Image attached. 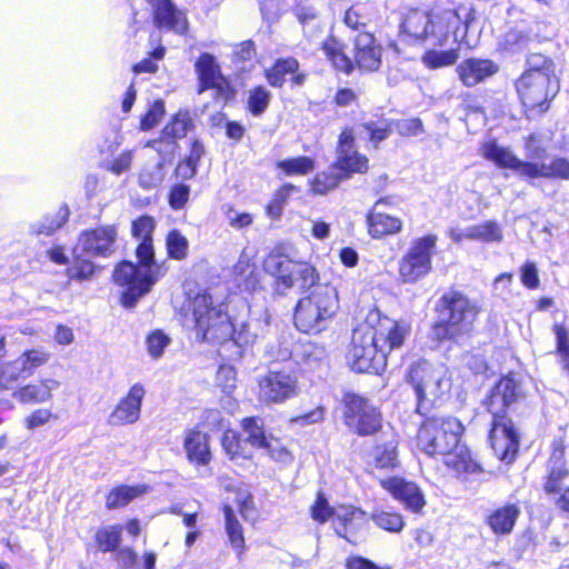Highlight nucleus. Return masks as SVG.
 <instances>
[{
  "label": "nucleus",
  "instance_id": "f257e3e1",
  "mask_svg": "<svg viewBox=\"0 0 569 569\" xmlns=\"http://www.w3.org/2000/svg\"><path fill=\"white\" fill-rule=\"evenodd\" d=\"M263 268L276 278L273 289L279 296H286L292 288L311 289L297 303L295 325L306 333L321 331L338 309L336 288L317 283L318 276L312 266L295 261L283 251H270L263 261Z\"/></svg>",
  "mask_w": 569,
  "mask_h": 569
},
{
  "label": "nucleus",
  "instance_id": "f03ea898",
  "mask_svg": "<svg viewBox=\"0 0 569 569\" xmlns=\"http://www.w3.org/2000/svg\"><path fill=\"white\" fill-rule=\"evenodd\" d=\"M184 325L192 326L202 341L221 342L223 351L236 348L234 356L238 358L242 356V349L252 345L260 335L257 320L232 323L224 306L216 305L207 292L193 298L191 315H186Z\"/></svg>",
  "mask_w": 569,
  "mask_h": 569
},
{
  "label": "nucleus",
  "instance_id": "7ed1b4c3",
  "mask_svg": "<svg viewBox=\"0 0 569 569\" xmlns=\"http://www.w3.org/2000/svg\"><path fill=\"white\" fill-rule=\"evenodd\" d=\"M463 431L465 427L459 419L432 416L421 423L417 446L428 456H441L443 463L458 476L482 472L469 448L460 440Z\"/></svg>",
  "mask_w": 569,
  "mask_h": 569
},
{
  "label": "nucleus",
  "instance_id": "20e7f679",
  "mask_svg": "<svg viewBox=\"0 0 569 569\" xmlns=\"http://www.w3.org/2000/svg\"><path fill=\"white\" fill-rule=\"evenodd\" d=\"M523 397V389L516 376L502 377L485 401L492 416L489 440L491 448L501 461H513L519 449V436L513 422L506 417V410Z\"/></svg>",
  "mask_w": 569,
  "mask_h": 569
},
{
  "label": "nucleus",
  "instance_id": "39448f33",
  "mask_svg": "<svg viewBox=\"0 0 569 569\" xmlns=\"http://www.w3.org/2000/svg\"><path fill=\"white\" fill-rule=\"evenodd\" d=\"M136 254L137 263L122 261L113 271L114 282L126 288L121 295V302L127 308L136 306L164 274L168 259L182 260L187 257V251H166L163 258L156 257L154 251H136Z\"/></svg>",
  "mask_w": 569,
  "mask_h": 569
},
{
  "label": "nucleus",
  "instance_id": "423d86ee",
  "mask_svg": "<svg viewBox=\"0 0 569 569\" xmlns=\"http://www.w3.org/2000/svg\"><path fill=\"white\" fill-rule=\"evenodd\" d=\"M353 60L346 54V46L333 34L321 42V50L332 67L347 76L357 67L363 72L377 71L381 66L382 47L377 42L373 33L359 32L352 40Z\"/></svg>",
  "mask_w": 569,
  "mask_h": 569
},
{
  "label": "nucleus",
  "instance_id": "0eeeda50",
  "mask_svg": "<svg viewBox=\"0 0 569 569\" xmlns=\"http://www.w3.org/2000/svg\"><path fill=\"white\" fill-rule=\"evenodd\" d=\"M443 306L440 320L433 326V335L438 340H457L469 335L480 312V307L473 300L460 292H449L442 296Z\"/></svg>",
  "mask_w": 569,
  "mask_h": 569
},
{
  "label": "nucleus",
  "instance_id": "6e6552de",
  "mask_svg": "<svg viewBox=\"0 0 569 569\" xmlns=\"http://www.w3.org/2000/svg\"><path fill=\"white\" fill-rule=\"evenodd\" d=\"M367 170L368 158L357 151L353 129L345 128L338 139L337 159L332 172L318 174L313 189L318 193H325L352 173H365Z\"/></svg>",
  "mask_w": 569,
  "mask_h": 569
},
{
  "label": "nucleus",
  "instance_id": "1a4fd4ad",
  "mask_svg": "<svg viewBox=\"0 0 569 569\" xmlns=\"http://www.w3.org/2000/svg\"><path fill=\"white\" fill-rule=\"evenodd\" d=\"M407 381L417 397V411L425 415L432 403L450 389V379L442 366H433L426 360L413 362L407 372Z\"/></svg>",
  "mask_w": 569,
  "mask_h": 569
},
{
  "label": "nucleus",
  "instance_id": "9d476101",
  "mask_svg": "<svg viewBox=\"0 0 569 569\" xmlns=\"http://www.w3.org/2000/svg\"><path fill=\"white\" fill-rule=\"evenodd\" d=\"M379 346L371 325L363 323L356 328L347 356L351 369L368 373L382 371L387 365V358Z\"/></svg>",
  "mask_w": 569,
  "mask_h": 569
},
{
  "label": "nucleus",
  "instance_id": "9b49d317",
  "mask_svg": "<svg viewBox=\"0 0 569 569\" xmlns=\"http://www.w3.org/2000/svg\"><path fill=\"white\" fill-rule=\"evenodd\" d=\"M515 87L519 99L527 111L542 113L548 110L549 101L559 92V78H543L537 74L522 73Z\"/></svg>",
  "mask_w": 569,
  "mask_h": 569
},
{
  "label": "nucleus",
  "instance_id": "f8f14e48",
  "mask_svg": "<svg viewBox=\"0 0 569 569\" xmlns=\"http://www.w3.org/2000/svg\"><path fill=\"white\" fill-rule=\"evenodd\" d=\"M194 68L199 79L198 93L213 89L214 100L222 104H227L234 98L236 90L230 81L221 73L220 66L217 63L213 54L208 52L201 53Z\"/></svg>",
  "mask_w": 569,
  "mask_h": 569
},
{
  "label": "nucleus",
  "instance_id": "ddd939ff",
  "mask_svg": "<svg viewBox=\"0 0 569 569\" xmlns=\"http://www.w3.org/2000/svg\"><path fill=\"white\" fill-rule=\"evenodd\" d=\"M345 406L346 425L359 436H370L380 429V413L367 399L347 395Z\"/></svg>",
  "mask_w": 569,
  "mask_h": 569
},
{
  "label": "nucleus",
  "instance_id": "4468645a",
  "mask_svg": "<svg viewBox=\"0 0 569 569\" xmlns=\"http://www.w3.org/2000/svg\"><path fill=\"white\" fill-rule=\"evenodd\" d=\"M297 395V378L287 371H269L258 381V398L266 405L283 403Z\"/></svg>",
  "mask_w": 569,
  "mask_h": 569
},
{
  "label": "nucleus",
  "instance_id": "2eb2a0df",
  "mask_svg": "<svg viewBox=\"0 0 569 569\" xmlns=\"http://www.w3.org/2000/svg\"><path fill=\"white\" fill-rule=\"evenodd\" d=\"M146 396V389L142 383L136 382L130 387L111 413L107 422L111 427H121L136 423L141 416L142 401Z\"/></svg>",
  "mask_w": 569,
  "mask_h": 569
},
{
  "label": "nucleus",
  "instance_id": "dca6fc26",
  "mask_svg": "<svg viewBox=\"0 0 569 569\" xmlns=\"http://www.w3.org/2000/svg\"><path fill=\"white\" fill-rule=\"evenodd\" d=\"M385 488L396 500L401 502L407 510L411 512H420L426 506L425 496L421 489L411 481L402 478L391 477L380 481Z\"/></svg>",
  "mask_w": 569,
  "mask_h": 569
},
{
  "label": "nucleus",
  "instance_id": "f3484780",
  "mask_svg": "<svg viewBox=\"0 0 569 569\" xmlns=\"http://www.w3.org/2000/svg\"><path fill=\"white\" fill-rule=\"evenodd\" d=\"M152 8L154 26L160 30L184 34L188 31L186 14L171 0H148Z\"/></svg>",
  "mask_w": 569,
  "mask_h": 569
},
{
  "label": "nucleus",
  "instance_id": "a211bd4d",
  "mask_svg": "<svg viewBox=\"0 0 569 569\" xmlns=\"http://www.w3.org/2000/svg\"><path fill=\"white\" fill-rule=\"evenodd\" d=\"M372 333L387 358L389 352L403 345L409 335V327L405 322L383 317L378 320L376 326H372Z\"/></svg>",
  "mask_w": 569,
  "mask_h": 569
},
{
  "label": "nucleus",
  "instance_id": "6ab92c4d",
  "mask_svg": "<svg viewBox=\"0 0 569 569\" xmlns=\"http://www.w3.org/2000/svg\"><path fill=\"white\" fill-rule=\"evenodd\" d=\"M565 445L562 439L552 442V451L548 462V471L545 482L547 493H558L569 487V469L563 460Z\"/></svg>",
  "mask_w": 569,
  "mask_h": 569
},
{
  "label": "nucleus",
  "instance_id": "aec40b11",
  "mask_svg": "<svg viewBox=\"0 0 569 569\" xmlns=\"http://www.w3.org/2000/svg\"><path fill=\"white\" fill-rule=\"evenodd\" d=\"M366 522V513L360 508L353 506L340 505L335 508L332 517V526L336 533L353 542L357 532Z\"/></svg>",
  "mask_w": 569,
  "mask_h": 569
},
{
  "label": "nucleus",
  "instance_id": "412c9836",
  "mask_svg": "<svg viewBox=\"0 0 569 569\" xmlns=\"http://www.w3.org/2000/svg\"><path fill=\"white\" fill-rule=\"evenodd\" d=\"M448 237L456 243H460L465 239L492 243L502 240V229L497 221L488 220L466 228H451L448 231Z\"/></svg>",
  "mask_w": 569,
  "mask_h": 569
},
{
  "label": "nucleus",
  "instance_id": "4be33fe9",
  "mask_svg": "<svg viewBox=\"0 0 569 569\" xmlns=\"http://www.w3.org/2000/svg\"><path fill=\"white\" fill-rule=\"evenodd\" d=\"M499 67L489 59L469 58L461 61L457 67L460 81L466 87H475L496 74Z\"/></svg>",
  "mask_w": 569,
  "mask_h": 569
},
{
  "label": "nucleus",
  "instance_id": "5701e85b",
  "mask_svg": "<svg viewBox=\"0 0 569 569\" xmlns=\"http://www.w3.org/2000/svg\"><path fill=\"white\" fill-rule=\"evenodd\" d=\"M482 151L483 157L495 162L499 168L510 169L520 177L529 178L528 167L532 162L519 159L510 149L501 147L495 141H489L483 144Z\"/></svg>",
  "mask_w": 569,
  "mask_h": 569
},
{
  "label": "nucleus",
  "instance_id": "b1692460",
  "mask_svg": "<svg viewBox=\"0 0 569 569\" xmlns=\"http://www.w3.org/2000/svg\"><path fill=\"white\" fill-rule=\"evenodd\" d=\"M60 387V380L47 377L21 387L13 392V397L21 403H44L52 399L53 392Z\"/></svg>",
  "mask_w": 569,
  "mask_h": 569
},
{
  "label": "nucleus",
  "instance_id": "393cba45",
  "mask_svg": "<svg viewBox=\"0 0 569 569\" xmlns=\"http://www.w3.org/2000/svg\"><path fill=\"white\" fill-rule=\"evenodd\" d=\"M430 251H408L399 263V273L407 282H415L431 268Z\"/></svg>",
  "mask_w": 569,
  "mask_h": 569
},
{
  "label": "nucleus",
  "instance_id": "a878e982",
  "mask_svg": "<svg viewBox=\"0 0 569 569\" xmlns=\"http://www.w3.org/2000/svg\"><path fill=\"white\" fill-rule=\"evenodd\" d=\"M389 198L379 199L368 214L369 233L373 238H380L386 234H393L401 229V221L398 218L379 211V208L389 203Z\"/></svg>",
  "mask_w": 569,
  "mask_h": 569
},
{
  "label": "nucleus",
  "instance_id": "bb28decb",
  "mask_svg": "<svg viewBox=\"0 0 569 569\" xmlns=\"http://www.w3.org/2000/svg\"><path fill=\"white\" fill-rule=\"evenodd\" d=\"M232 281L243 292H254L259 288V273L254 262L242 253L233 266Z\"/></svg>",
  "mask_w": 569,
  "mask_h": 569
},
{
  "label": "nucleus",
  "instance_id": "cd10ccee",
  "mask_svg": "<svg viewBox=\"0 0 569 569\" xmlns=\"http://www.w3.org/2000/svg\"><path fill=\"white\" fill-rule=\"evenodd\" d=\"M520 507L516 503H507L493 510L487 519V523L496 535H509L520 516Z\"/></svg>",
  "mask_w": 569,
  "mask_h": 569
},
{
  "label": "nucleus",
  "instance_id": "c85d7f7f",
  "mask_svg": "<svg viewBox=\"0 0 569 569\" xmlns=\"http://www.w3.org/2000/svg\"><path fill=\"white\" fill-rule=\"evenodd\" d=\"M460 24V19L455 11L447 10L437 16H431L430 33L429 37L436 39V43L442 46L447 42L449 36L452 33L456 37V31Z\"/></svg>",
  "mask_w": 569,
  "mask_h": 569
},
{
  "label": "nucleus",
  "instance_id": "c756f323",
  "mask_svg": "<svg viewBox=\"0 0 569 569\" xmlns=\"http://www.w3.org/2000/svg\"><path fill=\"white\" fill-rule=\"evenodd\" d=\"M184 449L190 461L206 466L211 453L208 445V435L198 430H190L184 438Z\"/></svg>",
  "mask_w": 569,
  "mask_h": 569
},
{
  "label": "nucleus",
  "instance_id": "7c9ffc66",
  "mask_svg": "<svg viewBox=\"0 0 569 569\" xmlns=\"http://www.w3.org/2000/svg\"><path fill=\"white\" fill-rule=\"evenodd\" d=\"M529 169V179L548 178L569 180V160L557 157L550 163L532 162Z\"/></svg>",
  "mask_w": 569,
  "mask_h": 569
},
{
  "label": "nucleus",
  "instance_id": "2f4dec72",
  "mask_svg": "<svg viewBox=\"0 0 569 569\" xmlns=\"http://www.w3.org/2000/svg\"><path fill=\"white\" fill-rule=\"evenodd\" d=\"M70 217L68 204L62 203L54 213H47L43 218L30 224L29 233L33 236H51L62 228Z\"/></svg>",
  "mask_w": 569,
  "mask_h": 569
},
{
  "label": "nucleus",
  "instance_id": "473e14b6",
  "mask_svg": "<svg viewBox=\"0 0 569 569\" xmlns=\"http://www.w3.org/2000/svg\"><path fill=\"white\" fill-rule=\"evenodd\" d=\"M117 231L113 226L100 227L82 231L80 236L81 249H109L116 241Z\"/></svg>",
  "mask_w": 569,
  "mask_h": 569
},
{
  "label": "nucleus",
  "instance_id": "72a5a7b5",
  "mask_svg": "<svg viewBox=\"0 0 569 569\" xmlns=\"http://www.w3.org/2000/svg\"><path fill=\"white\" fill-rule=\"evenodd\" d=\"M299 69V62L296 58L277 59L273 66L266 70V78L270 86L280 88L284 83L286 74L296 73Z\"/></svg>",
  "mask_w": 569,
  "mask_h": 569
},
{
  "label": "nucleus",
  "instance_id": "f704fd0d",
  "mask_svg": "<svg viewBox=\"0 0 569 569\" xmlns=\"http://www.w3.org/2000/svg\"><path fill=\"white\" fill-rule=\"evenodd\" d=\"M526 67L523 73H531L533 77L539 74L543 78H558L553 59L542 53H529L526 59Z\"/></svg>",
  "mask_w": 569,
  "mask_h": 569
},
{
  "label": "nucleus",
  "instance_id": "c9c22d12",
  "mask_svg": "<svg viewBox=\"0 0 569 569\" xmlns=\"http://www.w3.org/2000/svg\"><path fill=\"white\" fill-rule=\"evenodd\" d=\"M147 491L146 486H120L112 489L108 497L106 506L108 509H117L127 506L134 498Z\"/></svg>",
  "mask_w": 569,
  "mask_h": 569
},
{
  "label": "nucleus",
  "instance_id": "e433bc0d",
  "mask_svg": "<svg viewBox=\"0 0 569 569\" xmlns=\"http://www.w3.org/2000/svg\"><path fill=\"white\" fill-rule=\"evenodd\" d=\"M430 14L415 11L405 19L401 27L409 36L416 39H425L430 33Z\"/></svg>",
  "mask_w": 569,
  "mask_h": 569
},
{
  "label": "nucleus",
  "instance_id": "4c0bfd02",
  "mask_svg": "<svg viewBox=\"0 0 569 569\" xmlns=\"http://www.w3.org/2000/svg\"><path fill=\"white\" fill-rule=\"evenodd\" d=\"M371 520L378 528L389 532H400L405 527L402 515L396 511L375 509Z\"/></svg>",
  "mask_w": 569,
  "mask_h": 569
},
{
  "label": "nucleus",
  "instance_id": "58836bf2",
  "mask_svg": "<svg viewBox=\"0 0 569 569\" xmlns=\"http://www.w3.org/2000/svg\"><path fill=\"white\" fill-rule=\"evenodd\" d=\"M153 229L154 220L149 216H142L132 222V236L139 241L136 249H153Z\"/></svg>",
  "mask_w": 569,
  "mask_h": 569
},
{
  "label": "nucleus",
  "instance_id": "ea45409f",
  "mask_svg": "<svg viewBox=\"0 0 569 569\" xmlns=\"http://www.w3.org/2000/svg\"><path fill=\"white\" fill-rule=\"evenodd\" d=\"M271 101V92L263 86H257L249 90L247 109L253 117L262 116Z\"/></svg>",
  "mask_w": 569,
  "mask_h": 569
},
{
  "label": "nucleus",
  "instance_id": "a19ab883",
  "mask_svg": "<svg viewBox=\"0 0 569 569\" xmlns=\"http://www.w3.org/2000/svg\"><path fill=\"white\" fill-rule=\"evenodd\" d=\"M369 134V140L377 147L393 132V120L381 118L360 126Z\"/></svg>",
  "mask_w": 569,
  "mask_h": 569
},
{
  "label": "nucleus",
  "instance_id": "79ce46f5",
  "mask_svg": "<svg viewBox=\"0 0 569 569\" xmlns=\"http://www.w3.org/2000/svg\"><path fill=\"white\" fill-rule=\"evenodd\" d=\"M530 40L531 39L527 32L518 29H511L503 36L500 47L505 52L516 54L526 50Z\"/></svg>",
  "mask_w": 569,
  "mask_h": 569
},
{
  "label": "nucleus",
  "instance_id": "37998d69",
  "mask_svg": "<svg viewBox=\"0 0 569 569\" xmlns=\"http://www.w3.org/2000/svg\"><path fill=\"white\" fill-rule=\"evenodd\" d=\"M192 127V121L188 111H179L176 113L171 121L162 129V132L166 137H170L177 141V139H182L187 136L190 128Z\"/></svg>",
  "mask_w": 569,
  "mask_h": 569
},
{
  "label": "nucleus",
  "instance_id": "c03bdc74",
  "mask_svg": "<svg viewBox=\"0 0 569 569\" xmlns=\"http://www.w3.org/2000/svg\"><path fill=\"white\" fill-rule=\"evenodd\" d=\"M121 526H107L96 533V541L103 552L116 551L121 541Z\"/></svg>",
  "mask_w": 569,
  "mask_h": 569
},
{
  "label": "nucleus",
  "instance_id": "a18cd8bd",
  "mask_svg": "<svg viewBox=\"0 0 569 569\" xmlns=\"http://www.w3.org/2000/svg\"><path fill=\"white\" fill-rule=\"evenodd\" d=\"M50 359V353L43 349H31L24 351L17 361L20 362L26 377L33 373V370L46 365Z\"/></svg>",
  "mask_w": 569,
  "mask_h": 569
},
{
  "label": "nucleus",
  "instance_id": "49530a36",
  "mask_svg": "<svg viewBox=\"0 0 569 569\" xmlns=\"http://www.w3.org/2000/svg\"><path fill=\"white\" fill-rule=\"evenodd\" d=\"M459 58L458 50L450 49L445 51L429 50L422 56V62L430 69L452 66Z\"/></svg>",
  "mask_w": 569,
  "mask_h": 569
},
{
  "label": "nucleus",
  "instance_id": "de8ad7c7",
  "mask_svg": "<svg viewBox=\"0 0 569 569\" xmlns=\"http://www.w3.org/2000/svg\"><path fill=\"white\" fill-rule=\"evenodd\" d=\"M27 378L20 362L9 361L0 366V389L11 390L16 387L20 378Z\"/></svg>",
  "mask_w": 569,
  "mask_h": 569
},
{
  "label": "nucleus",
  "instance_id": "09e8293b",
  "mask_svg": "<svg viewBox=\"0 0 569 569\" xmlns=\"http://www.w3.org/2000/svg\"><path fill=\"white\" fill-rule=\"evenodd\" d=\"M242 429L247 435V441L252 446L262 448L269 440L263 430L262 421L256 417H249L242 420Z\"/></svg>",
  "mask_w": 569,
  "mask_h": 569
},
{
  "label": "nucleus",
  "instance_id": "8fccbe9b",
  "mask_svg": "<svg viewBox=\"0 0 569 569\" xmlns=\"http://www.w3.org/2000/svg\"><path fill=\"white\" fill-rule=\"evenodd\" d=\"M147 147L152 148L160 157L159 161H163V164L170 163L178 149V143L174 139L166 137L161 131L159 138L150 140Z\"/></svg>",
  "mask_w": 569,
  "mask_h": 569
},
{
  "label": "nucleus",
  "instance_id": "3c124183",
  "mask_svg": "<svg viewBox=\"0 0 569 569\" xmlns=\"http://www.w3.org/2000/svg\"><path fill=\"white\" fill-rule=\"evenodd\" d=\"M224 520H226V531L229 537L230 543L236 549H241L244 545V538L242 535V527L236 518L233 510L231 507L226 506L223 508Z\"/></svg>",
  "mask_w": 569,
  "mask_h": 569
},
{
  "label": "nucleus",
  "instance_id": "603ef678",
  "mask_svg": "<svg viewBox=\"0 0 569 569\" xmlns=\"http://www.w3.org/2000/svg\"><path fill=\"white\" fill-rule=\"evenodd\" d=\"M163 161H158L150 168H144L139 174V184L147 190L153 189L161 184L164 179Z\"/></svg>",
  "mask_w": 569,
  "mask_h": 569
},
{
  "label": "nucleus",
  "instance_id": "864d4df0",
  "mask_svg": "<svg viewBox=\"0 0 569 569\" xmlns=\"http://www.w3.org/2000/svg\"><path fill=\"white\" fill-rule=\"evenodd\" d=\"M278 167L286 172V174H306L313 169V160L309 157H297L282 160Z\"/></svg>",
  "mask_w": 569,
  "mask_h": 569
},
{
  "label": "nucleus",
  "instance_id": "5fc2aeb1",
  "mask_svg": "<svg viewBox=\"0 0 569 569\" xmlns=\"http://www.w3.org/2000/svg\"><path fill=\"white\" fill-rule=\"evenodd\" d=\"M525 156L527 161L539 162L546 158L547 150L541 137L537 133H531L526 138Z\"/></svg>",
  "mask_w": 569,
  "mask_h": 569
},
{
  "label": "nucleus",
  "instance_id": "6e6d98bb",
  "mask_svg": "<svg viewBox=\"0 0 569 569\" xmlns=\"http://www.w3.org/2000/svg\"><path fill=\"white\" fill-rule=\"evenodd\" d=\"M397 441L391 439L376 451L377 466L380 468H393L397 465Z\"/></svg>",
  "mask_w": 569,
  "mask_h": 569
},
{
  "label": "nucleus",
  "instance_id": "4d7b16f0",
  "mask_svg": "<svg viewBox=\"0 0 569 569\" xmlns=\"http://www.w3.org/2000/svg\"><path fill=\"white\" fill-rule=\"evenodd\" d=\"M166 113L164 102L162 100H156L148 109L140 121V129L148 131L154 128Z\"/></svg>",
  "mask_w": 569,
  "mask_h": 569
},
{
  "label": "nucleus",
  "instance_id": "13d9d810",
  "mask_svg": "<svg viewBox=\"0 0 569 569\" xmlns=\"http://www.w3.org/2000/svg\"><path fill=\"white\" fill-rule=\"evenodd\" d=\"M217 383L222 392L230 395L236 389L237 372L231 366H221L217 372Z\"/></svg>",
  "mask_w": 569,
  "mask_h": 569
},
{
  "label": "nucleus",
  "instance_id": "bf43d9fd",
  "mask_svg": "<svg viewBox=\"0 0 569 569\" xmlns=\"http://www.w3.org/2000/svg\"><path fill=\"white\" fill-rule=\"evenodd\" d=\"M393 129H396L400 136L416 137L423 132V124L419 118L401 119L393 121Z\"/></svg>",
  "mask_w": 569,
  "mask_h": 569
},
{
  "label": "nucleus",
  "instance_id": "052dcab7",
  "mask_svg": "<svg viewBox=\"0 0 569 569\" xmlns=\"http://www.w3.org/2000/svg\"><path fill=\"white\" fill-rule=\"evenodd\" d=\"M333 511L335 508H331L325 496L319 493L315 505L311 508L312 518L320 523H325L330 518L332 519Z\"/></svg>",
  "mask_w": 569,
  "mask_h": 569
},
{
  "label": "nucleus",
  "instance_id": "680f3d73",
  "mask_svg": "<svg viewBox=\"0 0 569 569\" xmlns=\"http://www.w3.org/2000/svg\"><path fill=\"white\" fill-rule=\"evenodd\" d=\"M170 339L161 331L152 332L147 339L148 352L152 358L161 357Z\"/></svg>",
  "mask_w": 569,
  "mask_h": 569
},
{
  "label": "nucleus",
  "instance_id": "e2e57ef3",
  "mask_svg": "<svg viewBox=\"0 0 569 569\" xmlns=\"http://www.w3.org/2000/svg\"><path fill=\"white\" fill-rule=\"evenodd\" d=\"M190 187L184 183L174 184L169 194V203L172 209L180 210L189 199Z\"/></svg>",
  "mask_w": 569,
  "mask_h": 569
},
{
  "label": "nucleus",
  "instance_id": "0e129e2a",
  "mask_svg": "<svg viewBox=\"0 0 569 569\" xmlns=\"http://www.w3.org/2000/svg\"><path fill=\"white\" fill-rule=\"evenodd\" d=\"M52 417L53 415L50 409L39 408L26 417L23 422L27 429L33 430L48 423Z\"/></svg>",
  "mask_w": 569,
  "mask_h": 569
},
{
  "label": "nucleus",
  "instance_id": "69168bd1",
  "mask_svg": "<svg viewBox=\"0 0 569 569\" xmlns=\"http://www.w3.org/2000/svg\"><path fill=\"white\" fill-rule=\"evenodd\" d=\"M262 448L268 451V455L274 461L289 463L292 460L291 453L276 439L268 440Z\"/></svg>",
  "mask_w": 569,
  "mask_h": 569
},
{
  "label": "nucleus",
  "instance_id": "338daca9",
  "mask_svg": "<svg viewBox=\"0 0 569 569\" xmlns=\"http://www.w3.org/2000/svg\"><path fill=\"white\" fill-rule=\"evenodd\" d=\"M521 281L526 287L530 289H535L539 286L538 270L535 263H525L521 269Z\"/></svg>",
  "mask_w": 569,
  "mask_h": 569
},
{
  "label": "nucleus",
  "instance_id": "774afa93",
  "mask_svg": "<svg viewBox=\"0 0 569 569\" xmlns=\"http://www.w3.org/2000/svg\"><path fill=\"white\" fill-rule=\"evenodd\" d=\"M221 445L230 458H234L239 455V440L234 431L227 430L221 439Z\"/></svg>",
  "mask_w": 569,
  "mask_h": 569
}]
</instances>
